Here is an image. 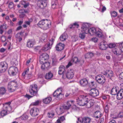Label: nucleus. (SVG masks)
<instances>
[{
    "label": "nucleus",
    "mask_w": 123,
    "mask_h": 123,
    "mask_svg": "<svg viewBox=\"0 0 123 123\" xmlns=\"http://www.w3.org/2000/svg\"><path fill=\"white\" fill-rule=\"evenodd\" d=\"M86 96L84 97L83 95L80 96L77 99V104L80 106H83L86 104L87 108H89L93 105V101L92 100H90L88 102L86 99Z\"/></svg>",
    "instance_id": "f257e3e1"
},
{
    "label": "nucleus",
    "mask_w": 123,
    "mask_h": 123,
    "mask_svg": "<svg viewBox=\"0 0 123 123\" xmlns=\"http://www.w3.org/2000/svg\"><path fill=\"white\" fill-rule=\"evenodd\" d=\"M111 93L113 95L117 94V98L118 99H121L123 97V89L119 90L118 87H113L111 91Z\"/></svg>",
    "instance_id": "f03ea898"
},
{
    "label": "nucleus",
    "mask_w": 123,
    "mask_h": 123,
    "mask_svg": "<svg viewBox=\"0 0 123 123\" xmlns=\"http://www.w3.org/2000/svg\"><path fill=\"white\" fill-rule=\"evenodd\" d=\"M51 21L49 20L43 19L39 22L38 25L41 28L46 30L49 28V26L51 25Z\"/></svg>",
    "instance_id": "7ed1b4c3"
},
{
    "label": "nucleus",
    "mask_w": 123,
    "mask_h": 123,
    "mask_svg": "<svg viewBox=\"0 0 123 123\" xmlns=\"http://www.w3.org/2000/svg\"><path fill=\"white\" fill-rule=\"evenodd\" d=\"M11 103V102H9L3 105L4 109L0 113L1 116L4 117L7 115V112H10L11 111L12 108L10 105Z\"/></svg>",
    "instance_id": "20e7f679"
},
{
    "label": "nucleus",
    "mask_w": 123,
    "mask_h": 123,
    "mask_svg": "<svg viewBox=\"0 0 123 123\" xmlns=\"http://www.w3.org/2000/svg\"><path fill=\"white\" fill-rule=\"evenodd\" d=\"M18 87L17 82L15 80L11 81L10 82L8 86V88L10 92L14 91Z\"/></svg>",
    "instance_id": "39448f33"
},
{
    "label": "nucleus",
    "mask_w": 123,
    "mask_h": 123,
    "mask_svg": "<svg viewBox=\"0 0 123 123\" xmlns=\"http://www.w3.org/2000/svg\"><path fill=\"white\" fill-rule=\"evenodd\" d=\"M62 87H59L54 92L53 96L54 97H56L57 99H60L63 97L64 95L62 93Z\"/></svg>",
    "instance_id": "423d86ee"
},
{
    "label": "nucleus",
    "mask_w": 123,
    "mask_h": 123,
    "mask_svg": "<svg viewBox=\"0 0 123 123\" xmlns=\"http://www.w3.org/2000/svg\"><path fill=\"white\" fill-rule=\"evenodd\" d=\"M54 40L52 38L51 40H49V42L47 44H45L42 48L41 50L39 51V53H40L41 51H47L50 49L53 43Z\"/></svg>",
    "instance_id": "0eeeda50"
},
{
    "label": "nucleus",
    "mask_w": 123,
    "mask_h": 123,
    "mask_svg": "<svg viewBox=\"0 0 123 123\" xmlns=\"http://www.w3.org/2000/svg\"><path fill=\"white\" fill-rule=\"evenodd\" d=\"M37 86L36 84H32L30 85L29 88V92L33 96L36 95L37 93Z\"/></svg>",
    "instance_id": "6e6552de"
},
{
    "label": "nucleus",
    "mask_w": 123,
    "mask_h": 123,
    "mask_svg": "<svg viewBox=\"0 0 123 123\" xmlns=\"http://www.w3.org/2000/svg\"><path fill=\"white\" fill-rule=\"evenodd\" d=\"M96 80L99 84H103L105 82V77L101 75H97L95 77Z\"/></svg>",
    "instance_id": "1a4fd4ad"
},
{
    "label": "nucleus",
    "mask_w": 123,
    "mask_h": 123,
    "mask_svg": "<svg viewBox=\"0 0 123 123\" xmlns=\"http://www.w3.org/2000/svg\"><path fill=\"white\" fill-rule=\"evenodd\" d=\"M18 72V70L16 67L12 66L9 68L8 73L10 75H14L16 74Z\"/></svg>",
    "instance_id": "9d476101"
},
{
    "label": "nucleus",
    "mask_w": 123,
    "mask_h": 123,
    "mask_svg": "<svg viewBox=\"0 0 123 123\" xmlns=\"http://www.w3.org/2000/svg\"><path fill=\"white\" fill-rule=\"evenodd\" d=\"M47 0H38L37 5L40 8H43L46 7L47 5Z\"/></svg>",
    "instance_id": "9b49d317"
},
{
    "label": "nucleus",
    "mask_w": 123,
    "mask_h": 123,
    "mask_svg": "<svg viewBox=\"0 0 123 123\" xmlns=\"http://www.w3.org/2000/svg\"><path fill=\"white\" fill-rule=\"evenodd\" d=\"M7 68V63L5 62H0V72L2 73L5 72Z\"/></svg>",
    "instance_id": "f8f14e48"
},
{
    "label": "nucleus",
    "mask_w": 123,
    "mask_h": 123,
    "mask_svg": "<svg viewBox=\"0 0 123 123\" xmlns=\"http://www.w3.org/2000/svg\"><path fill=\"white\" fill-rule=\"evenodd\" d=\"M82 32L85 34L88 33L89 28L88 25L87 23L83 24L82 27H81Z\"/></svg>",
    "instance_id": "ddd939ff"
},
{
    "label": "nucleus",
    "mask_w": 123,
    "mask_h": 123,
    "mask_svg": "<svg viewBox=\"0 0 123 123\" xmlns=\"http://www.w3.org/2000/svg\"><path fill=\"white\" fill-rule=\"evenodd\" d=\"M39 112V109L35 107L31 108L30 111V114L33 117H35L38 115Z\"/></svg>",
    "instance_id": "4468645a"
},
{
    "label": "nucleus",
    "mask_w": 123,
    "mask_h": 123,
    "mask_svg": "<svg viewBox=\"0 0 123 123\" xmlns=\"http://www.w3.org/2000/svg\"><path fill=\"white\" fill-rule=\"evenodd\" d=\"M65 74L66 75L67 77L69 79H72L73 78L74 75V73L73 70L71 69L66 70Z\"/></svg>",
    "instance_id": "2eb2a0df"
},
{
    "label": "nucleus",
    "mask_w": 123,
    "mask_h": 123,
    "mask_svg": "<svg viewBox=\"0 0 123 123\" xmlns=\"http://www.w3.org/2000/svg\"><path fill=\"white\" fill-rule=\"evenodd\" d=\"M99 47L100 49L102 50H106L107 48L108 45L106 42L105 41L103 40L99 44Z\"/></svg>",
    "instance_id": "dca6fc26"
},
{
    "label": "nucleus",
    "mask_w": 123,
    "mask_h": 123,
    "mask_svg": "<svg viewBox=\"0 0 123 123\" xmlns=\"http://www.w3.org/2000/svg\"><path fill=\"white\" fill-rule=\"evenodd\" d=\"M99 94L98 90L95 89H92L90 91V95L93 97L97 96Z\"/></svg>",
    "instance_id": "f3484780"
},
{
    "label": "nucleus",
    "mask_w": 123,
    "mask_h": 123,
    "mask_svg": "<svg viewBox=\"0 0 123 123\" xmlns=\"http://www.w3.org/2000/svg\"><path fill=\"white\" fill-rule=\"evenodd\" d=\"M77 62V57H76L73 56L71 60L68 62V64L66 66L67 68H68L74 64H76Z\"/></svg>",
    "instance_id": "a211bd4d"
},
{
    "label": "nucleus",
    "mask_w": 123,
    "mask_h": 123,
    "mask_svg": "<svg viewBox=\"0 0 123 123\" xmlns=\"http://www.w3.org/2000/svg\"><path fill=\"white\" fill-rule=\"evenodd\" d=\"M66 70L64 66H60L59 68V70L58 71L59 74V75L63 74V75H64L65 74Z\"/></svg>",
    "instance_id": "6ab92c4d"
},
{
    "label": "nucleus",
    "mask_w": 123,
    "mask_h": 123,
    "mask_svg": "<svg viewBox=\"0 0 123 123\" xmlns=\"http://www.w3.org/2000/svg\"><path fill=\"white\" fill-rule=\"evenodd\" d=\"M64 44L61 43H58L55 47L56 49L58 51H61L64 49Z\"/></svg>",
    "instance_id": "aec40b11"
},
{
    "label": "nucleus",
    "mask_w": 123,
    "mask_h": 123,
    "mask_svg": "<svg viewBox=\"0 0 123 123\" xmlns=\"http://www.w3.org/2000/svg\"><path fill=\"white\" fill-rule=\"evenodd\" d=\"M79 82L80 86H86L88 83L87 80L85 78L81 79L80 81Z\"/></svg>",
    "instance_id": "412c9836"
},
{
    "label": "nucleus",
    "mask_w": 123,
    "mask_h": 123,
    "mask_svg": "<svg viewBox=\"0 0 123 123\" xmlns=\"http://www.w3.org/2000/svg\"><path fill=\"white\" fill-rule=\"evenodd\" d=\"M18 12L20 13L19 16L20 18L24 17L25 15V13H28L27 10L24 9H20L19 10Z\"/></svg>",
    "instance_id": "4be33fe9"
},
{
    "label": "nucleus",
    "mask_w": 123,
    "mask_h": 123,
    "mask_svg": "<svg viewBox=\"0 0 123 123\" xmlns=\"http://www.w3.org/2000/svg\"><path fill=\"white\" fill-rule=\"evenodd\" d=\"M40 58L42 61L43 62L44 61L48 59L49 58V56L47 54L44 53L41 55Z\"/></svg>",
    "instance_id": "5701e85b"
},
{
    "label": "nucleus",
    "mask_w": 123,
    "mask_h": 123,
    "mask_svg": "<svg viewBox=\"0 0 123 123\" xmlns=\"http://www.w3.org/2000/svg\"><path fill=\"white\" fill-rule=\"evenodd\" d=\"M23 33L24 32L21 31L17 33L15 36L16 38L17 39H18L19 42H20L22 40V37L23 36Z\"/></svg>",
    "instance_id": "b1692460"
},
{
    "label": "nucleus",
    "mask_w": 123,
    "mask_h": 123,
    "mask_svg": "<svg viewBox=\"0 0 123 123\" xmlns=\"http://www.w3.org/2000/svg\"><path fill=\"white\" fill-rule=\"evenodd\" d=\"M52 8L54 9L58 7V2L57 0L52 1L51 3Z\"/></svg>",
    "instance_id": "393cba45"
},
{
    "label": "nucleus",
    "mask_w": 123,
    "mask_h": 123,
    "mask_svg": "<svg viewBox=\"0 0 123 123\" xmlns=\"http://www.w3.org/2000/svg\"><path fill=\"white\" fill-rule=\"evenodd\" d=\"M121 51L120 49L118 48H114L112 50V52L114 54L117 55L121 54Z\"/></svg>",
    "instance_id": "a878e982"
},
{
    "label": "nucleus",
    "mask_w": 123,
    "mask_h": 123,
    "mask_svg": "<svg viewBox=\"0 0 123 123\" xmlns=\"http://www.w3.org/2000/svg\"><path fill=\"white\" fill-rule=\"evenodd\" d=\"M97 28H92L89 30V32L91 35H95L97 31Z\"/></svg>",
    "instance_id": "bb28decb"
},
{
    "label": "nucleus",
    "mask_w": 123,
    "mask_h": 123,
    "mask_svg": "<svg viewBox=\"0 0 123 123\" xmlns=\"http://www.w3.org/2000/svg\"><path fill=\"white\" fill-rule=\"evenodd\" d=\"M50 67V64L49 62H46L42 64L41 68L42 69H47Z\"/></svg>",
    "instance_id": "cd10ccee"
},
{
    "label": "nucleus",
    "mask_w": 123,
    "mask_h": 123,
    "mask_svg": "<svg viewBox=\"0 0 123 123\" xmlns=\"http://www.w3.org/2000/svg\"><path fill=\"white\" fill-rule=\"evenodd\" d=\"M95 35H97L99 37H102L103 36L101 30L98 28H97V31Z\"/></svg>",
    "instance_id": "c85d7f7f"
},
{
    "label": "nucleus",
    "mask_w": 123,
    "mask_h": 123,
    "mask_svg": "<svg viewBox=\"0 0 123 123\" xmlns=\"http://www.w3.org/2000/svg\"><path fill=\"white\" fill-rule=\"evenodd\" d=\"M67 38V35L65 33H64L60 37V39L61 41H63L65 40Z\"/></svg>",
    "instance_id": "c756f323"
},
{
    "label": "nucleus",
    "mask_w": 123,
    "mask_h": 123,
    "mask_svg": "<svg viewBox=\"0 0 123 123\" xmlns=\"http://www.w3.org/2000/svg\"><path fill=\"white\" fill-rule=\"evenodd\" d=\"M20 4L25 8H26L29 5V4L28 2L25 1H22L20 2Z\"/></svg>",
    "instance_id": "7c9ffc66"
},
{
    "label": "nucleus",
    "mask_w": 123,
    "mask_h": 123,
    "mask_svg": "<svg viewBox=\"0 0 123 123\" xmlns=\"http://www.w3.org/2000/svg\"><path fill=\"white\" fill-rule=\"evenodd\" d=\"M94 115L96 118H98L101 117L102 113L100 111H97L95 112Z\"/></svg>",
    "instance_id": "2f4dec72"
},
{
    "label": "nucleus",
    "mask_w": 123,
    "mask_h": 123,
    "mask_svg": "<svg viewBox=\"0 0 123 123\" xmlns=\"http://www.w3.org/2000/svg\"><path fill=\"white\" fill-rule=\"evenodd\" d=\"M53 74L50 72L47 73L45 76V79H50L52 77Z\"/></svg>",
    "instance_id": "473e14b6"
},
{
    "label": "nucleus",
    "mask_w": 123,
    "mask_h": 123,
    "mask_svg": "<svg viewBox=\"0 0 123 123\" xmlns=\"http://www.w3.org/2000/svg\"><path fill=\"white\" fill-rule=\"evenodd\" d=\"M51 100L52 99L51 97H47L43 100V102L45 104H49Z\"/></svg>",
    "instance_id": "72a5a7b5"
},
{
    "label": "nucleus",
    "mask_w": 123,
    "mask_h": 123,
    "mask_svg": "<svg viewBox=\"0 0 123 123\" xmlns=\"http://www.w3.org/2000/svg\"><path fill=\"white\" fill-rule=\"evenodd\" d=\"M6 88L3 87H0V95L4 94L6 92Z\"/></svg>",
    "instance_id": "f704fd0d"
},
{
    "label": "nucleus",
    "mask_w": 123,
    "mask_h": 123,
    "mask_svg": "<svg viewBox=\"0 0 123 123\" xmlns=\"http://www.w3.org/2000/svg\"><path fill=\"white\" fill-rule=\"evenodd\" d=\"M91 120L90 118L88 117L83 118V123H90Z\"/></svg>",
    "instance_id": "c9c22d12"
},
{
    "label": "nucleus",
    "mask_w": 123,
    "mask_h": 123,
    "mask_svg": "<svg viewBox=\"0 0 123 123\" xmlns=\"http://www.w3.org/2000/svg\"><path fill=\"white\" fill-rule=\"evenodd\" d=\"M113 76V73L112 71L111 70H109L107 71V75L106 77L110 79Z\"/></svg>",
    "instance_id": "e433bc0d"
},
{
    "label": "nucleus",
    "mask_w": 123,
    "mask_h": 123,
    "mask_svg": "<svg viewBox=\"0 0 123 123\" xmlns=\"http://www.w3.org/2000/svg\"><path fill=\"white\" fill-rule=\"evenodd\" d=\"M71 106V105L69 103V101H68L67 105H64L63 106V107L64 109L68 110L70 108Z\"/></svg>",
    "instance_id": "4c0bfd02"
},
{
    "label": "nucleus",
    "mask_w": 123,
    "mask_h": 123,
    "mask_svg": "<svg viewBox=\"0 0 123 123\" xmlns=\"http://www.w3.org/2000/svg\"><path fill=\"white\" fill-rule=\"evenodd\" d=\"M33 46V43L32 42L31 40H29L27 43V46L28 47L30 48L32 47Z\"/></svg>",
    "instance_id": "58836bf2"
},
{
    "label": "nucleus",
    "mask_w": 123,
    "mask_h": 123,
    "mask_svg": "<svg viewBox=\"0 0 123 123\" xmlns=\"http://www.w3.org/2000/svg\"><path fill=\"white\" fill-rule=\"evenodd\" d=\"M52 64L53 65H55L58 63L56 57H55L53 58H52Z\"/></svg>",
    "instance_id": "ea45409f"
},
{
    "label": "nucleus",
    "mask_w": 123,
    "mask_h": 123,
    "mask_svg": "<svg viewBox=\"0 0 123 123\" xmlns=\"http://www.w3.org/2000/svg\"><path fill=\"white\" fill-rule=\"evenodd\" d=\"M64 112V111L63 108L61 107H60L59 109L57 111V113L59 115H60L62 114Z\"/></svg>",
    "instance_id": "a19ab883"
},
{
    "label": "nucleus",
    "mask_w": 123,
    "mask_h": 123,
    "mask_svg": "<svg viewBox=\"0 0 123 123\" xmlns=\"http://www.w3.org/2000/svg\"><path fill=\"white\" fill-rule=\"evenodd\" d=\"M55 115V114L53 112H50L48 113V116L49 118H53Z\"/></svg>",
    "instance_id": "79ce46f5"
},
{
    "label": "nucleus",
    "mask_w": 123,
    "mask_h": 123,
    "mask_svg": "<svg viewBox=\"0 0 123 123\" xmlns=\"http://www.w3.org/2000/svg\"><path fill=\"white\" fill-rule=\"evenodd\" d=\"M77 26V23L75 22L73 24H71L69 26V27L70 29H73Z\"/></svg>",
    "instance_id": "37998d69"
},
{
    "label": "nucleus",
    "mask_w": 123,
    "mask_h": 123,
    "mask_svg": "<svg viewBox=\"0 0 123 123\" xmlns=\"http://www.w3.org/2000/svg\"><path fill=\"white\" fill-rule=\"evenodd\" d=\"M119 79L121 81H123V72L121 73L119 75Z\"/></svg>",
    "instance_id": "c03bdc74"
},
{
    "label": "nucleus",
    "mask_w": 123,
    "mask_h": 123,
    "mask_svg": "<svg viewBox=\"0 0 123 123\" xmlns=\"http://www.w3.org/2000/svg\"><path fill=\"white\" fill-rule=\"evenodd\" d=\"M85 33H80L79 34V37L80 38L82 39L84 38L85 37Z\"/></svg>",
    "instance_id": "a18cd8bd"
},
{
    "label": "nucleus",
    "mask_w": 123,
    "mask_h": 123,
    "mask_svg": "<svg viewBox=\"0 0 123 123\" xmlns=\"http://www.w3.org/2000/svg\"><path fill=\"white\" fill-rule=\"evenodd\" d=\"M108 46L110 48H112L115 47L116 46V44L114 43H111Z\"/></svg>",
    "instance_id": "49530a36"
},
{
    "label": "nucleus",
    "mask_w": 123,
    "mask_h": 123,
    "mask_svg": "<svg viewBox=\"0 0 123 123\" xmlns=\"http://www.w3.org/2000/svg\"><path fill=\"white\" fill-rule=\"evenodd\" d=\"M90 85L92 87H96L97 85L96 82L94 81H92L90 84Z\"/></svg>",
    "instance_id": "de8ad7c7"
},
{
    "label": "nucleus",
    "mask_w": 123,
    "mask_h": 123,
    "mask_svg": "<svg viewBox=\"0 0 123 123\" xmlns=\"http://www.w3.org/2000/svg\"><path fill=\"white\" fill-rule=\"evenodd\" d=\"M111 14L112 16L114 17H116L117 15V12L115 11L111 12Z\"/></svg>",
    "instance_id": "09e8293b"
},
{
    "label": "nucleus",
    "mask_w": 123,
    "mask_h": 123,
    "mask_svg": "<svg viewBox=\"0 0 123 123\" xmlns=\"http://www.w3.org/2000/svg\"><path fill=\"white\" fill-rule=\"evenodd\" d=\"M6 24L4 23L2 25H1L0 27V29L3 30L4 29H6Z\"/></svg>",
    "instance_id": "8fccbe9b"
},
{
    "label": "nucleus",
    "mask_w": 123,
    "mask_h": 123,
    "mask_svg": "<svg viewBox=\"0 0 123 123\" xmlns=\"http://www.w3.org/2000/svg\"><path fill=\"white\" fill-rule=\"evenodd\" d=\"M77 120L78 123H83V118H78Z\"/></svg>",
    "instance_id": "3c124183"
},
{
    "label": "nucleus",
    "mask_w": 123,
    "mask_h": 123,
    "mask_svg": "<svg viewBox=\"0 0 123 123\" xmlns=\"http://www.w3.org/2000/svg\"><path fill=\"white\" fill-rule=\"evenodd\" d=\"M84 62V61L83 60H79L77 59V64H80V65L82 64Z\"/></svg>",
    "instance_id": "603ef678"
},
{
    "label": "nucleus",
    "mask_w": 123,
    "mask_h": 123,
    "mask_svg": "<svg viewBox=\"0 0 123 123\" xmlns=\"http://www.w3.org/2000/svg\"><path fill=\"white\" fill-rule=\"evenodd\" d=\"M91 40L93 42L95 43L97 42L98 40V39L96 37L92 38Z\"/></svg>",
    "instance_id": "864d4df0"
},
{
    "label": "nucleus",
    "mask_w": 123,
    "mask_h": 123,
    "mask_svg": "<svg viewBox=\"0 0 123 123\" xmlns=\"http://www.w3.org/2000/svg\"><path fill=\"white\" fill-rule=\"evenodd\" d=\"M110 104V103L107 104L106 105L105 107V111H106V112H107L109 110V108L110 107L109 105Z\"/></svg>",
    "instance_id": "5fc2aeb1"
},
{
    "label": "nucleus",
    "mask_w": 123,
    "mask_h": 123,
    "mask_svg": "<svg viewBox=\"0 0 123 123\" xmlns=\"http://www.w3.org/2000/svg\"><path fill=\"white\" fill-rule=\"evenodd\" d=\"M61 122L62 121L65 119V116H62L58 119Z\"/></svg>",
    "instance_id": "6e6d98bb"
},
{
    "label": "nucleus",
    "mask_w": 123,
    "mask_h": 123,
    "mask_svg": "<svg viewBox=\"0 0 123 123\" xmlns=\"http://www.w3.org/2000/svg\"><path fill=\"white\" fill-rule=\"evenodd\" d=\"M14 5L13 3L12 2H10L8 5V7L10 8H12L13 7Z\"/></svg>",
    "instance_id": "4d7b16f0"
},
{
    "label": "nucleus",
    "mask_w": 123,
    "mask_h": 123,
    "mask_svg": "<svg viewBox=\"0 0 123 123\" xmlns=\"http://www.w3.org/2000/svg\"><path fill=\"white\" fill-rule=\"evenodd\" d=\"M29 70V69L28 68L26 70H25L24 72L22 74V76L24 77L25 75H26V73L28 72Z\"/></svg>",
    "instance_id": "13d9d810"
},
{
    "label": "nucleus",
    "mask_w": 123,
    "mask_h": 123,
    "mask_svg": "<svg viewBox=\"0 0 123 123\" xmlns=\"http://www.w3.org/2000/svg\"><path fill=\"white\" fill-rule=\"evenodd\" d=\"M119 47H120V49L121 51L123 52V43H121L119 45Z\"/></svg>",
    "instance_id": "bf43d9fd"
},
{
    "label": "nucleus",
    "mask_w": 123,
    "mask_h": 123,
    "mask_svg": "<svg viewBox=\"0 0 123 123\" xmlns=\"http://www.w3.org/2000/svg\"><path fill=\"white\" fill-rule=\"evenodd\" d=\"M1 40L2 42H4L6 40V37L4 36H2L1 37Z\"/></svg>",
    "instance_id": "052dcab7"
},
{
    "label": "nucleus",
    "mask_w": 123,
    "mask_h": 123,
    "mask_svg": "<svg viewBox=\"0 0 123 123\" xmlns=\"http://www.w3.org/2000/svg\"><path fill=\"white\" fill-rule=\"evenodd\" d=\"M72 41L73 42H75L76 41L77 37L76 36H74L72 37Z\"/></svg>",
    "instance_id": "680f3d73"
},
{
    "label": "nucleus",
    "mask_w": 123,
    "mask_h": 123,
    "mask_svg": "<svg viewBox=\"0 0 123 123\" xmlns=\"http://www.w3.org/2000/svg\"><path fill=\"white\" fill-rule=\"evenodd\" d=\"M85 59L90 58L88 53L86 54L85 55Z\"/></svg>",
    "instance_id": "e2e57ef3"
},
{
    "label": "nucleus",
    "mask_w": 123,
    "mask_h": 123,
    "mask_svg": "<svg viewBox=\"0 0 123 123\" xmlns=\"http://www.w3.org/2000/svg\"><path fill=\"white\" fill-rule=\"evenodd\" d=\"M22 118L24 120H26L28 118V116L26 115H24L22 116Z\"/></svg>",
    "instance_id": "0e129e2a"
},
{
    "label": "nucleus",
    "mask_w": 123,
    "mask_h": 123,
    "mask_svg": "<svg viewBox=\"0 0 123 123\" xmlns=\"http://www.w3.org/2000/svg\"><path fill=\"white\" fill-rule=\"evenodd\" d=\"M39 103V102L38 101L35 102H34L32 104V105H38Z\"/></svg>",
    "instance_id": "69168bd1"
},
{
    "label": "nucleus",
    "mask_w": 123,
    "mask_h": 123,
    "mask_svg": "<svg viewBox=\"0 0 123 123\" xmlns=\"http://www.w3.org/2000/svg\"><path fill=\"white\" fill-rule=\"evenodd\" d=\"M119 117L121 118L123 117V112H121L119 114Z\"/></svg>",
    "instance_id": "338daca9"
},
{
    "label": "nucleus",
    "mask_w": 123,
    "mask_h": 123,
    "mask_svg": "<svg viewBox=\"0 0 123 123\" xmlns=\"http://www.w3.org/2000/svg\"><path fill=\"white\" fill-rule=\"evenodd\" d=\"M108 123H116V122L115 120H112L110 121Z\"/></svg>",
    "instance_id": "774afa93"
}]
</instances>
